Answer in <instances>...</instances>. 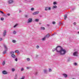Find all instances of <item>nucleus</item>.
<instances>
[{"mask_svg":"<svg viewBox=\"0 0 79 79\" xmlns=\"http://www.w3.org/2000/svg\"><path fill=\"white\" fill-rule=\"evenodd\" d=\"M66 51L64 49H63V48H62L61 49V50L59 51V53L60 54V55H65L66 54Z\"/></svg>","mask_w":79,"mask_h":79,"instance_id":"obj_1","label":"nucleus"},{"mask_svg":"<svg viewBox=\"0 0 79 79\" xmlns=\"http://www.w3.org/2000/svg\"><path fill=\"white\" fill-rule=\"evenodd\" d=\"M56 52H57L59 53L60 52V50H61V49H62L63 48H62V47L60 46H59L56 47Z\"/></svg>","mask_w":79,"mask_h":79,"instance_id":"obj_2","label":"nucleus"},{"mask_svg":"<svg viewBox=\"0 0 79 79\" xmlns=\"http://www.w3.org/2000/svg\"><path fill=\"white\" fill-rule=\"evenodd\" d=\"M4 47L5 48V50L3 52V53L5 55V54H6V52H7V50H8V48H7V47L6 45H4Z\"/></svg>","mask_w":79,"mask_h":79,"instance_id":"obj_3","label":"nucleus"},{"mask_svg":"<svg viewBox=\"0 0 79 79\" xmlns=\"http://www.w3.org/2000/svg\"><path fill=\"white\" fill-rule=\"evenodd\" d=\"M45 8V11H47L48 10H49V11H50V10H51V7H46Z\"/></svg>","mask_w":79,"mask_h":79,"instance_id":"obj_4","label":"nucleus"},{"mask_svg":"<svg viewBox=\"0 0 79 79\" xmlns=\"http://www.w3.org/2000/svg\"><path fill=\"white\" fill-rule=\"evenodd\" d=\"M77 54L78 52H75L73 53V55L74 56H77Z\"/></svg>","mask_w":79,"mask_h":79,"instance_id":"obj_5","label":"nucleus"},{"mask_svg":"<svg viewBox=\"0 0 79 79\" xmlns=\"http://www.w3.org/2000/svg\"><path fill=\"white\" fill-rule=\"evenodd\" d=\"M32 21V18H29L28 19L27 23H31Z\"/></svg>","mask_w":79,"mask_h":79,"instance_id":"obj_6","label":"nucleus"},{"mask_svg":"<svg viewBox=\"0 0 79 79\" xmlns=\"http://www.w3.org/2000/svg\"><path fill=\"white\" fill-rule=\"evenodd\" d=\"M6 35V31L4 30L3 32V35L4 37H5Z\"/></svg>","mask_w":79,"mask_h":79,"instance_id":"obj_7","label":"nucleus"},{"mask_svg":"<svg viewBox=\"0 0 79 79\" xmlns=\"http://www.w3.org/2000/svg\"><path fill=\"white\" fill-rule=\"evenodd\" d=\"M13 2V0H9L8 1V3L9 4H11Z\"/></svg>","mask_w":79,"mask_h":79,"instance_id":"obj_8","label":"nucleus"},{"mask_svg":"<svg viewBox=\"0 0 79 79\" xmlns=\"http://www.w3.org/2000/svg\"><path fill=\"white\" fill-rule=\"evenodd\" d=\"M2 73L3 74H7V72H6L5 70H4L2 72Z\"/></svg>","mask_w":79,"mask_h":79,"instance_id":"obj_9","label":"nucleus"},{"mask_svg":"<svg viewBox=\"0 0 79 79\" xmlns=\"http://www.w3.org/2000/svg\"><path fill=\"white\" fill-rule=\"evenodd\" d=\"M44 74H48L47 73V69H44Z\"/></svg>","mask_w":79,"mask_h":79,"instance_id":"obj_10","label":"nucleus"},{"mask_svg":"<svg viewBox=\"0 0 79 79\" xmlns=\"http://www.w3.org/2000/svg\"><path fill=\"white\" fill-rule=\"evenodd\" d=\"M39 13V11H37L33 13V15H37Z\"/></svg>","mask_w":79,"mask_h":79,"instance_id":"obj_11","label":"nucleus"},{"mask_svg":"<svg viewBox=\"0 0 79 79\" xmlns=\"http://www.w3.org/2000/svg\"><path fill=\"white\" fill-rule=\"evenodd\" d=\"M63 75L64 76V77H67L68 76L67 74L65 73H63Z\"/></svg>","mask_w":79,"mask_h":79,"instance_id":"obj_12","label":"nucleus"},{"mask_svg":"<svg viewBox=\"0 0 79 79\" xmlns=\"http://www.w3.org/2000/svg\"><path fill=\"white\" fill-rule=\"evenodd\" d=\"M40 29H41V30H45V28L44 27H41L40 28Z\"/></svg>","mask_w":79,"mask_h":79,"instance_id":"obj_13","label":"nucleus"},{"mask_svg":"<svg viewBox=\"0 0 79 79\" xmlns=\"http://www.w3.org/2000/svg\"><path fill=\"white\" fill-rule=\"evenodd\" d=\"M11 56L12 57V58H16V56L14 54H12L11 55Z\"/></svg>","mask_w":79,"mask_h":79,"instance_id":"obj_14","label":"nucleus"},{"mask_svg":"<svg viewBox=\"0 0 79 79\" xmlns=\"http://www.w3.org/2000/svg\"><path fill=\"white\" fill-rule=\"evenodd\" d=\"M56 9L57 8V6H53L52 7V9Z\"/></svg>","mask_w":79,"mask_h":79,"instance_id":"obj_15","label":"nucleus"},{"mask_svg":"<svg viewBox=\"0 0 79 79\" xmlns=\"http://www.w3.org/2000/svg\"><path fill=\"white\" fill-rule=\"evenodd\" d=\"M31 2V0H27V1L25 3H30Z\"/></svg>","mask_w":79,"mask_h":79,"instance_id":"obj_16","label":"nucleus"},{"mask_svg":"<svg viewBox=\"0 0 79 79\" xmlns=\"http://www.w3.org/2000/svg\"><path fill=\"white\" fill-rule=\"evenodd\" d=\"M17 76L18 74H15V79H17V78L18 77Z\"/></svg>","mask_w":79,"mask_h":79,"instance_id":"obj_17","label":"nucleus"},{"mask_svg":"<svg viewBox=\"0 0 79 79\" xmlns=\"http://www.w3.org/2000/svg\"><path fill=\"white\" fill-rule=\"evenodd\" d=\"M12 72H15V69L14 68H12L11 69Z\"/></svg>","mask_w":79,"mask_h":79,"instance_id":"obj_18","label":"nucleus"},{"mask_svg":"<svg viewBox=\"0 0 79 79\" xmlns=\"http://www.w3.org/2000/svg\"><path fill=\"white\" fill-rule=\"evenodd\" d=\"M49 36H50V35H49L48 34V35H46V37H47V38H48V37H49Z\"/></svg>","mask_w":79,"mask_h":79,"instance_id":"obj_19","label":"nucleus"},{"mask_svg":"<svg viewBox=\"0 0 79 79\" xmlns=\"http://www.w3.org/2000/svg\"><path fill=\"white\" fill-rule=\"evenodd\" d=\"M55 50H56V48H53L52 50V51L53 52H55Z\"/></svg>","mask_w":79,"mask_h":79,"instance_id":"obj_20","label":"nucleus"},{"mask_svg":"<svg viewBox=\"0 0 79 79\" xmlns=\"http://www.w3.org/2000/svg\"><path fill=\"white\" fill-rule=\"evenodd\" d=\"M18 24H16L15 25H14V26L13 27H14V28H15V27H16V26H18Z\"/></svg>","mask_w":79,"mask_h":79,"instance_id":"obj_21","label":"nucleus"},{"mask_svg":"<svg viewBox=\"0 0 79 79\" xmlns=\"http://www.w3.org/2000/svg\"><path fill=\"white\" fill-rule=\"evenodd\" d=\"M25 17L26 18H28V15H25Z\"/></svg>","mask_w":79,"mask_h":79,"instance_id":"obj_22","label":"nucleus"},{"mask_svg":"<svg viewBox=\"0 0 79 79\" xmlns=\"http://www.w3.org/2000/svg\"><path fill=\"white\" fill-rule=\"evenodd\" d=\"M67 18V15H64V19L66 20V19Z\"/></svg>","mask_w":79,"mask_h":79,"instance_id":"obj_23","label":"nucleus"},{"mask_svg":"<svg viewBox=\"0 0 79 79\" xmlns=\"http://www.w3.org/2000/svg\"><path fill=\"white\" fill-rule=\"evenodd\" d=\"M16 40H12V42L13 43H16Z\"/></svg>","mask_w":79,"mask_h":79,"instance_id":"obj_24","label":"nucleus"},{"mask_svg":"<svg viewBox=\"0 0 79 79\" xmlns=\"http://www.w3.org/2000/svg\"><path fill=\"white\" fill-rule=\"evenodd\" d=\"M10 53L11 55H14V54L15 53V52H10Z\"/></svg>","mask_w":79,"mask_h":79,"instance_id":"obj_25","label":"nucleus"},{"mask_svg":"<svg viewBox=\"0 0 79 79\" xmlns=\"http://www.w3.org/2000/svg\"><path fill=\"white\" fill-rule=\"evenodd\" d=\"M52 69H49V72H52Z\"/></svg>","mask_w":79,"mask_h":79,"instance_id":"obj_26","label":"nucleus"},{"mask_svg":"<svg viewBox=\"0 0 79 79\" xmlns=\"http://www.w3.org/2000/svg\"><path fill=\"white\" fill-rule=\"evenodd\" d=\"M53 5H56L57 4V3L56 2H55L53 3Z\"/></svg>","mask_w":79,"mask_h":79,"instance_id":"obj_27","label":"nucleus"},{"mask_svg":"<svg viewBox=\"0 0 79 79\" xmlns=\"http://www.w3.org/2000/svg\"><path fill=\"white\" fill-rule=\"evenodd\" d=\"M5 61H3L2 62V65L4 66V65H5Z\"/></svg>","mask_w":79,"mask_h":79,"instance_id":"obj_28","label":"nucleus"},{"mask_svg":"<svg viewBox=\"0 0 79 79\" xmlns=\"http://www.w3.org/2000/svg\"><path fill=\"white\" fill-rule=\"evenodd\" d=\"M0 13H1L2 14H3V15H5V14H4V12H3V11H2L1 10H0Z\"/></svg>","mask_w":79,"mask_h":79,"instance_id":"obj_29","label":"nucleus"},{"mask_svg":"<svg viewBox=\"0 0 79 79\" xmlns=\"http://www.w3.org/2000/svg\"><path fill=\"white\" fill-rule=\"evenodd\" d=\"M25 79V76H23L22 77V78L20 79Z\"/></svg>","mask_w":79,"mask_h":79,"instance_id":"obj_30","label":"nucleus"},{"mask_svg":"<svg viewBox=\"0 0 79 79\" xmlns=\"http://www.w3.org/2000/svg\"><path fill=\"white\" fill-rule=\"evenodd\" d=\"M27 60L28 61H29L30 60V59L29 58H27Z\"/></svg>","mask_w":79,"mask_h":79,"instance_id":"obj_31","label":"nucleus"},{"mask_svg":"<svg viewBox=\"0 0 79 79\" xmlns=\"http://www.w3.org/2000/svg\"><path fill=\"white\" fill-rule=\"evenodd\" d=\"M21 71H24V68H22L21 69Z\"/></svg>","mask_w":79,"mask_h":79,"instance_id":"obj_32","label":"nucleus"},{"mask_svg":"<svg viewBox=\"0 0 79 79\" xmlns=\"http://www.w3.org/2000/svg\"><path fill=\"white\" fill-rule=\"evenodd\" d=\"M13 33L14 34H16V31H14L13 32Z\"/></svg>","mask_w":79,"mask_h":79,"instance_id":"obj_33","label":"nucleus"},{"mask_svg":"<svg viewBox=\"0 0 79 79\" xmlns=\"http://www.w3.org/2000/svg\"><path fill=\"white\" fill-rule=\"evenodd\" d=\"M46 37H44L42 39V40H45V38Z\"/></svg>","mask_w":79,"mask_h":79,"instance_id":"obj_34","label":"nucleus"},{"mask_svg":"<svg viewBox=\"0 0 79 79\" xmlns=\"http://www.w3.org/2000/svg\"><path fill=\"white\" fill-rule=\"evenodd\" d=\"M31 11H34V8H32L31 9Z\"/></svg>","mask_w":79,"mask_h":79,"instance_id":"obj_35","label":"nucleus"},{"mask_svg":"<svg viewBox=\"0 0 79 79\" xmlns=\"http://www.w3.org/2000/svg\"><path fill=\"white\" fill-rule=\"evenodd\" d=\"M35 21H36V22H38V21H39V19H35Z\"/></svg>","mask_w":79,"mask_h":79,"instance_id":"obj_36","label":"nucleus"},{"mask_svg":"<svg viewBox=\"0 0 79 79\" xmlns=\"http://www.w3.org/2000/svg\"><path fill=\"white\" fill-rule=\"evenodd\" d=\"M70 59V58H69L67 60V61H69L71 60Z\"/></svg>","mask_w":79,"mask_h":79,"instance_id":"obj_37","label":"nucleus"},{"mask_svg":"<svg viewBox=\"0 0 79 79\" xmlns=\"http://www.w3.org/2000/svg\"><path fill=\"white\" fill-rule=\"evenodd\" d=\"M59 25H60V24H61L62 25H63V23H62L60 22L59 23Z\"/></svg>","mask_w":79,"mask_h":79,"instance_id":"obj_38","label":"nucleus"},{"mask_svg":"<svg viewBox=\"0 0 79 79\" xmlns=\"http://www.w3.org/2000/svg\"><path fill=\"white\" fill-rule=\"evenodd\" d=\"M1 20L2 21H3V20H4V18H1Z\"/></svg>","mask_w":79,"mask_h":79,"instance_id":"obj_39","label":"nucleus"},{"mask_svg":"<svg viewBox=\"0 0 79 79\" xmlns=\"http://www.w3.org/2000/svg\"><path fill=\"white\" fill-rule=\"evenodd\" d=\"M15 60L16 61H18V58H15Z\"/></svg>","mask_w":79,"mask_h":79,"instance_id":"obj_40","label":"nucleus"},{"mask_svg":"<svg viewBox=\"0 0 79 79\" xmlns=\"http://www.w3.org/2000/svg\"><path fill=\"white\" fill-rule=\"evenodd\" d=\"M34 74H35V75H37V72H35Z\"/></svg>","mask_w":79,"mask_h":79,"instance_id":"obj_41","label":"nucleus"},{"mask_svg":"<svg viewBox=\"0 0 79 79\" xmlns=\"http://www.w3.org/2000/svg\"><path fill=\"white\" fill-rule=\"evenodd\" d=\"M15 53H19V51H18V50H16V51H15Z\"/></svg>","mask_w":79,"mask_h":79,"instance_id":"obj_42","label":"nucleus"},{"mask_svg":"<svg viewBox=\"0 0 79 79\" xmlns=\"http://www.w3.org/2000/svg\"><path fill=\"white\" fill-rule=\"evenodd\" d=\"M31 67H27V69H30L31 68Z\"/></svg>","mask_w":79,"mask_h":79,"instance_id":"obj_43","label":"nucleus"},{"mask_svg":"<svg viewBox=\"0 0 79 79\" xmlns=\"http://www.w3.org/2000/svg\"><path fill=\"white\" fill-rule=\"evenodd\" d=\"M74 65H75V66H76V65H77V63H74Z\"/></svg>","mask_w":79,"mask_h":79,"instance_id":"obj_44","label":"nucleus"},{"mask_svg":"<svg viewBox=\"0 0 79 79\" xmlns=\"http://www.w3.org/2000/svg\"><path fill=\"white\" fill-rule=\"evenodd\" d=\"M7 16H10V13H8L7 14Z\"/></svg>","mask_w":79,"mask_h":79,"instance_id":"obj_45","label":"nucleus"},{"mask_svg":"<svg viewBox=\"0 0 79 79\" xmlns=\"http://www.w3.org/2000/svg\"><path fill=\"white\" fill-rule=\"evenodd\" d=\"M74 25H76V22H74L73 23Z\"/></svg>","mask_w":79,"mask_h":79,"instance_id":"obj_46","label":"nucleus"},{"mask_svg":"<svg viewBox=\"0 0 79 79\" xmlns=\"http://www.w3.org/2000/svg\"><path fill=\"white\" fill-rule=\"evenodd\" d=\"M36 48H39V46L38 45L37 46Z\"/></svg>","mask_w":79,"mask_h":79,"instance_id":"obj_47","label":"nucleus"},{"mask_svg":"<svg viewBox=\"0 0 79 79\" xmlns=\"http://www.w3.org/2000/svg\"><path fill=\"white\" fill-rule=\"evenodd\" d=\"M75 10V8H73L72 9V10H73V11L74 10Z\"/></svg>","mask_w":79,"mask_h":79,"instance_id":"obj_48","label":"nucleus"},{"mask_svg":"<svg viewBox=\"0 0 79 79\" xmlns=\"http://www.w3.org/2000/svg\"><path fill=\"white\" fill-rule=\"evenodd\" d=\"M52 24H55V22H52Z\"/></svg>","mask_w":79,"mask_h":79,"instance_id":"obj_49","label":"nucleus"},{"mask_svg":"<svg viewBox=\"0 0 79 79\" xmlns=\"http://www.w3.org/2000/svg\"><path fill=\"white\" fill-rule=\"evenodd\" d=\"M2 40H3V39H2V38H0V41H2Z\"/></svg>","mask_w":79,"mask_h":79,"instance_id":"obj_50","label":"nucleus"},{"mask_svg":"<svg viewBox=\"0 0 79 79\" xmlns=\"http://www.w3.org/2000/svg\"><path fill=\"white\" fill-rule=\"evenodd\" d=\"M27 1V0H24L25 3H26V2Z\"/></svg>","mask_w":79,"mask_h":79,"instance_id":"obj_51","label":"nucleus"},{"mask_svg":"<svg viewBox=\"0 0 79 79\" xmlns=\"http://www.w3.org/2000/svg\"><path fill=\"white\" fill-rule=\"evenodd\" d=\"M47 26H50V25L49 24H47Z\"/></svg>","mask_w":79,"mask_h":79,"instance_id":"obj_52","label":"nucleus"},{"mask_svg":"<svg viewBox=\"0 0 79 79\" xmlns=\"http://www.w3.org/2000/svg\"><path fill=\"white\" fill-rule=\"evenodd\" d=\"M21 10H19V13H21Z\"/></svg>","mask_w":79,"mask_h":79,"instance_id":"obj_53","label":"nucleus"},{"mask_svg":"<svg viewBox=\"0 0 79 79\" xmlns=\"http://www.w3.org/2000/svg\"><path fill=\"white\" fill-rule=\"evenodd\" d=\"M42 24V23H39V24L40 25V24Z\"/></svg>","mask_w":79,"mask_h":79,"instance_id":"obj_54","label":"nucleus"},{"mask_svg":"<svg viewBox=\"0 0 79 79\" xmlns=\"http://www.w3.org/2000/svg\"><path fill=\"white\" fill-rule=\"evenodd\" d=\"M78 34H79V31L78 32Z\"/></svg>","mask_w":79,"mask_h":79,"instance_id":"obj_55","label":"nucleus"},{"mask_svg":"<svg viewBox=\"0 0 79 79\" xmlns=\"http://www.w3.org/2000/svg\"><path fill=\"white\" fill-rule=\"evenodd\" d=\"M15 79H16V78H15Z\"/></svg>","mask_w":79,"mask_h":79,"instance_id":"obj_56","label":"nucleus"}]
</instances>
